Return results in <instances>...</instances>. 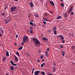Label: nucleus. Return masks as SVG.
I'll return each mask as SVG.
<instances>
[{"label": "nucleus", "mask_w": 75, "mask_h": 75, "mask_svg": "<svg viewBox=\"0 0 75 75\" xmlns=\"http://www.w3.org/2000/svg\"><path fill=\"white\" fill-rule=\"evenodd\" d=\"M32 40L35 44H36V45H37V44H40V41L38 40L37 39L33 38Z\"/></svg>", "instance_id": "obj_1"}, {"label": "nucleus", "mask_w": 75, "mask_h": 75, "mask_svg": "<svg viewBox=\"0 0 75 75\" xmlns=\"http://www.w3.org/2000/svg\"><path fill=\"white\" fill-rule=\"evenodd\" d=\"M28 41V37L27 36H24L23 38V42H27Z\"/></svg>", "instance_id": "obj_2"}, {"label": "nucleus", "mask_w": 75, "mask_h": 75, "mask_svg": "<svg viewBox=\"0 0 75 75\" xmlns=\"http://www.w3.org/2000/svg\"><path fill=\"white\" fill-rule=\"evenodd\" d=\"M16 6H13V7H12L11 8V12H13L14 11H15L16 9Z\"/></svg>", "instance_id": "obj_3"}, {"label": "nucleus", "mask_w": 75, "mask_h": 75, "mask_svg": "<svg viewBox=\"0 0 75 75\" xmlns=\"http://www.w3.org/2000/svg\"><path fill=\"white\" fill-rule=\"evenodd\" d=\"M41 71H36L34 73V74L35 75H38L39 73H40Z\"/></svg>", "instance_id": "obj_4"}, {"label": "nucleus", "mask_w": 75, "mask_h": 75, "mask_svg": "<svg viewBox=\"0 0 75 75\" xmlns=\"http://www.w3.org/2000/svg\"><path fill=\"white\" fill-rule=\"evenodd\" d=\"M58 37H59L60 38V39L62 40H63L64 39V38L62 36V35H58Z\"/></svg>", "instance_id": "obj_5"}, {"label": "nucleus", "mask_w": 75, "mask_h": 75, "mask_svg": "<svg viewBox=\"0 0 75 75\" xmlns=\"http://www.w3.org/2000/svg\"><path fill=\"white\" fill-rule=\"evenodd\" d=\"M43 20H44V21H49V20H48V19H47V18H45V17H43Z\"/></svg>", "instance_id": "obj_6"}, {"label": "nucleus", "mask_w": 75, "mask_h": 75, "mask_svg": "<svg viewBox=\"0 0 75 75\" xmlns=\"http://www.w3.org/2000/svg\"><path fill=\"white\" fill-rule=\"evenodd\" d=\"M14 57H15V61H16V62L18 61V57L16 56L15 55L14 56Z\"/></svg>", "instance_id": "obj_7"}, {"label": "nucleus", "mask_w": 75, "mask_h": 75, "mask_svg": "<svg viewBox=\"0 0 75 75\" xmlns=\"http://www.w3.org/2000/svg\"><path fill=\"white\" fill-rule=\"evenodd\" d=\"M50 3L52 4V5L53 6H54L55 4H54V2L52 1H50Z\"/></svg>", "instance_id": "obj_8"}, {"label": "nucleus", "mask_w": 75, "mask_h": 75, "mask_svg": "<svg viewBox=\"0 0 75 75\" xmlns=\"http://www.w3.org/2000/svg\"><path fill=\"white\" fill-rule=\"evenodd\" d=\"M0 31H1V33H4V32H3V28L2 27H1L0 28Z\"/></svg>", "instance_id": "obj_9"}, {"label": "nucleus", "mask_w": 75, "mask_h": 75, "mask_svg": "<svg viewBox=\"0 0 75 75\" xmlns=\"http://www.w3.org/2000/svg\"><path fill=\"white\" fill-rule=\"evenodd\" d=\"M62 54L63 57H64V55H65V52L64 51H62Z\"/></svg>", "instance_id": "obj_10"}, {"label": "nucleus", "mask_w": 75, "mask_h": 75, "mask_svg": "<svg viewBox=\"0 0 75 75\" xmlns=\"http://www.w3.org/2000/svg\"><path fill=\"white\" fill-rule=\"evenodd\" d=\"M6 56H8V57L9 56V54L8 53V51H7V50H6Z\"/></svg>", "instance_id": "obj_11"}, {"label": "nucleus", "mask_w": 75, "mask_h": 75, "mask_svg": "<svg viewBox=\"0 0 75 75\" xmlns=\"http://www.w3.org/2000/svg\"><path fill=\"white\" fill-rule=\"evenodd\" d=\"M10 68V69H11V70H14V68L13 66H11Z\"/></svg>", "instance_id": "obj_12"}, {"label": "nucleus", "mask_w": 75, "mask_h": 75, "mask_svg": "<svg viewBox=\"0 0 75 75\" xmlns=\"http://www.w3.org/2000/svg\"><path fill=\"white\" fill-rule=\"evenodd\" d=\"M42 40L44 41H47V39L46 38H42Z\"/></svg>", "instance_id": "obj_13"}, {"label": "nucleus", "mask_w": 75, "mask_h": 75, "mask_svg": "<svg viewBox=\"0 0 75 75\" xmlns=\"http://www.w3.org/2000/svg\"><path fill=\"white\" fill-rule=\"evenodd\" d=\"M8 23V20H6L5 21V23L6 24H7V23Z\"/></svg>", "instance_id": "obj_14"}, {"label": "nucleus", "mask_w": 75, "mask_h": 75, "mask_svg": "<svg viewBox=\"0 0 75 75\" xmlns=\"http://www.w3.org/2000/svg\"><path fill=\"white\" fill-rule=\"evenodd\" d=\"M30 6L31 7H34V5H33V2H31L30 4Z\"/></svg>", "instance_id": "obj_15"}, {"label": "nucleus", "mask_w": 75, "mask_h": 75, "mask_svg": "<svg viewBox=\"0 0 75 75\" xmlns=\"http://www.w3.org/2000/svg\"><path fill=\"white\" fill-rule=\"evenodd\" d=\"M56 29H57V27H54L52 29V30H53V31H54L56 30H56Z\"/></svg>", "instance_id": "obj_16"}, {"label": "nucleus", "mask_w": 75, "mask_h": 75, "mask_svg": "<svg viewBox=\"0 0 75 75\" xmlns=\"http://www.w3.org/2000/svg\"><path fill=\"white\" fill-rule=\"evenodd\" d=\"M61 18V16H59L57 18V20H59V19H60V18Z\"/></svg>", "instance_id": "obj_17"}, {"label": "nucleus", "mask_w": 75, "mask_h": 75, "mask_svg": "<svg viewBox=\"0 0 75 75\" xmlns=\"http://www.w3.org/2000/svg\"><path fill=\"white\" fill-rule=\"evenodd\" d=\"M72 10H73V7L71 6L69 9V10L72 11Z\"/></svg>", "instance_id": "obj_18"}, {"label": "nucleus", "mask_w": 75, "mask_h": 75, "mask_svg": "<svg viewBox=\"0 0 75 75\" xmlns=\"http://www.w3.org/2000/svg\"><path fill=\"white\" fill-rule=\"evenodd\" d=\"M54 34H55L56 35V34H57V30H54Z\"/></svg>", "instance_id": "obj_19"}, {"label": "nucleus", "mask_w": 75, "mask_h": 75, "mask_svg": "<svg viewBox=\"0 0 75 75\" xmlns=\"http://www.w3.org/2000/svg\"><path fill=\"white\" fill-rule=\"evenodd\" d=\"M30 25H32V26L34 25V24L31 21L30 22Z\"/></svg>", "instance_id": "obj_20"}, {"label": "nucleus", "mask_w": 75, "mask_h": 75, "mask_svg": "<svg viewBox=\"0 0 75 75\" xmlns=\"http://www.w3.org/2000/svg\"><path fill=\"white\" fill-rule=\"evenodd\" d=\"M6 60V57H4L3 58L2 61H5V60Z\"/></svg>", "instance_id": "obj_21"}, {"label": "nucleus", "mask_w": 75, "mask_h": 75, "mask_svg": "<svg viewBox=\"0 0 75 75\" xmlns=\"http://www.w3.org/2000/svg\"><path fill=\"white\" fill-rule=\"evenodd\" d=\"M16 54L18 55L19 57H20V54H19V53H18V52H16Z\"/></svg>", "instance_id": "obj_22"}, {"label": "nucleus", "mask_w": 75, "mask_h": 75, "mask_svg": "<svg viewBox=\"0 0 75 75\" xmlns=\"http://www.w3.org/2000/svg\"><path fill=\"white\" fill-rule=\"evenodd\" d=\"M23 49V47H21L20 48H18L19 50H21Z\"/></svg>", "instance_id": "obj_23"}, {"label": "nucleus", "mask_w": 75, "mask_h": 75, "mask_svg": "<svg viewBox=\"0 0 75 75\" xmlns=\"http://www.w3.org/2000/svg\"><path fill=\"white\" fill-rule=\"evenodd\" d=\"M41 73L43 75H45V72H44L43 71H42Z\"/></svg>", "instance_id": "obj_24"}, {"label": "nucleus", "mask_w": 75, "mask_h": 75, "mask_svg": "<svg viewBox=\"0 0 75 75\" xmlns=\"http://www.w3.org/2000/svg\"><path fill=\"white\" fill-rule=\"evenodd\" d=\"M64 17H66L67 16V13H65L64 15Z\"/></svg>", "instance_id": "obj_25"}, {"label": "nucleus", "mask_w": 75, "mask_h": 75, "mask_svg": "<svg viewBox=\"0 0 75 75\" xmlns=\"http://www.w3.org/2000/svg\"><path fill=\"white\" fill-rule=\"evenodd\" d=\"M34 15L35 16V17H38V15L37 14H34Z\"/></svg>", "instance_id": "obj_26"}, {"label": "nucleus", "mask_w": 75, "mask_h": 75, "mask_svg": "<svg viewBox=\"0 0 75 75\" xmlns=\"http://www.w3.org/2000/svg\"><path fill=\"white\" fill-rule=\"evenodd\" d=\"M61 6L62 7H64V3H62L61 5Z\"/></svg>", "instance_id": "obj_27"}, {"label": "nucleus", "mask_w": 75, "mask_h": 75, "mask_svg": "<svg viewBox=\"0 0 75 75\" xmlns=\"http://www.w3.org/2000/svg\"><path fill=\"white\" fill-rule=\"evenodd\" d=\"M11 63L12 65L13 64H14V62L12 60L11 61Z\"/></svg>", "instance_id": "obj_28"}, {"label": "nucleus", "mask_w": 75, "mask_h": 75, "mask_svg": "<svg viewBox=\"0 0 75 75\" xmlns=\"http://www.w3.org/2000/svg\"><path fill=\"white\" fill-rule=\"evenodd\" d=\"M30 33L31 34H32V33H33V30H30Z\"/></svg>", "instance_id": "obj_29"}, {"label": "nucleus", "mask_w": 75, "mask_h": 75, "mask_svg": "<svg viewBox=\"0 0 75 75\" xmlns=\"http://www.w3.org/2000/svg\"><path fill=\"white\" fill-rule=\"evenodd\" d=\"M53 70L54 71H55V67H53Z\"/></svg>", "instance_id": "obj_30"}, {"label": "nucleus", "mask_w": 75, "mask_h": 75, "mask_svg": "<svg viewBox=\"0 0 75 75\" xmlns=\"http://www.w3.org/2000/svg\"><path fill=\"white\" fill-rule=\"evenodd\" d=\"M75 47L74 46H72L71 47V48L73 50H74V48H75Z\"/></svg>", "instance_id": "obj_31"}, {"label": "nucleus", "mask_w": 75, "mask_h": 75, "mask_svg": "<svg viewBox=\"0 0 75 75\" xmlns=\"http://www.w3.org/2000/svg\"><path fill=\"white\" fill-rule=\"evenodd\" d=\"M43 23L45 25H46V24H47V23L45 21H43Z\"/></svg>", "instance_id": "obj_32"}, {"label": "nucleus", "mask_w": 75, "mask_h": 75, "mask_svg": "<svg viewBox=\"0 0 75 75\" xmlns=\"http://www.w3.org/2000/svg\"><path fill=\"white\" fill-rule=\"evenodd\" d=\"M74 13L73 12H72L70 14L71 15H72V16H73L74 15Z\"/></svg>", "instance_id": "obj_33"}, {"label": "nucleus", "mask_w": 75, "mask_h": 75, "mask_svg": "<svg viewBox=\"0 0 75 75\" xmlns=\"http://www.w3.org/2000/svg\"><path fill=\"white\" fill-rule=\"evenodd\" d=\"M12 65H13V66H17V64H15L13 63Z\"/></svg>", "instance_id": "obj_34"}, {"label": "nucleus", "mask_w": 75, "mask_h": 75, "mask_svg": "<svg viewBox=\"0 0 75 75\" xmlns=\"http://www.w3.org/2000/svg\"><path fill=\"white\" fill-rule=\"evenodd\" d=\"M71 11H70V10H69V11H68V13L69 14V13H71Z\"/></svg>", "instance_id": "obj_35"}, {"label": "nucleus", "mask_w": 75, "mask_h": 75, "mask_svg": "<svg viewBox=\"0 0 75 75\" xmlns=\"http://www.w3.org/2000/svg\"><path fill=\"white\" fill-rule=\"evenodd\" d=\"M62 43H65V40H62Z\"/></svg>", "instance_id": "obj_36"}, {"label": "nucleus", "mask_w": 75, "mask_h": 75, "mask_svg": "<svg viewBox=\"0 0 75 75\" xmlns=\"http://www.w3.org/2000/svg\"><path fill=\"white\" fill-rule=\"evenodd\" d=\"M45 55L46 56V57H48V53L47 54H45Z\"/></svg>", "instance_id": "obj_37"}, {"label": "nucleus", "mask_w": 75, "mask_h": 75, "mask_svg": "<svg viewBox=\"0 0 75 75\" xmlns=\"http://www.w3.org/2000/svg\"><path fill=\"white\" fill-rule=\"evenodd\" d=\"M24 43L22 42V43H21V45H24Z\"/></svg>", "instance_id": "obj_38"}, {"label": "nucleus", "mask_w": 75, "mask_h": 75, "mask_svg": "<svg viewBox=\"0 0 75 75\" xmlns=\"http://www.w3.org/2000/svg\"><path fill=\"white\" fill-rule=\"evenodd\" d=\"M45 16H48V14L47 13H46L45 14Z\"/></svg>", "instance_id": "obj_39"}, {"label": "nucleus", "mask_w": 75, "mask_h": 75, "mask_svg": "<svg viewBox=\"0 0 75 75\" xmlns=\"http://www.w3.org/2000/svg\"><path fill=\"white\" fill-rule=\"evenodd\" d=\"M43 66H43V64H41V67H42V68H43Z\"/></svg>", "instance_id": "obj_40"}, {"label": "nucleus", "mask_w": 75, "mask_h": 75, "mask_svg": "<svg viewBox=\"0 0 75 75\" xmlns=\"http://www.w3.org/2000/svg\"><path fill=\"white\" fill-rule=\"evenodd\" d=\"M37 61L38 62H40V61L38 59L37 60Z\"/></svg>", "instance_id": "obj_41"}, {"label": "nucleus", "mask_w": 75, "mask_h": 75, "mask_svg": "<svg viewBox=\"0 0 75 75\" xmlns=\"http://www.w3.org/2000/svg\"><path fill=\"white\" fill-rule=\"evenodd\" d=\"M49 50H50V49L49 48H47V51H49Z\"/></svg>", "instance_id": "obj_42"}, {"label": "nucleus", "mask_w": 75, "mask_h": 75, "mask_svg": "<svg viewBox=\"0 0 75 75\" xmlns=\"http://www.w3.org/2000/svg\"><path fill=\"white\" fill-rule=\"evenodd\" d=\"M45 63H43L42 64H43V66H44V65H45Z\"/></svg>", "instance_id": "obj_43"}, {"label": "nucleus", "mask_w": 75, "mask_h": 75, "mask_svg": "<svg viewBox=\"0 0 75 75\" xmlns=\"http://www.w3.org/2000/svg\"><path fill=\"white\" fill-rule=\"evenodd\" d=\"M50 13H51V14H52V13H53V12L52 11H49Z\"/></svg>", "instance_id": "obj_44"}, {"label": "nucleus", "mask_w": 75, "mask_h": 75, "mask_svg": "<svg viewBox=\"0 0 75 75\" xmlns=\"http://www.w3.org/2000/svg\"><path fill=\"white\" fill-rule=\"evenodd\" d=\"M45 54H48V52L47 51V52H45Z\"/></svg>", "instance_id": "obj_45"}, {"label": "nucleus", "mask_w": 75, "mask_h": 75, "mask_svg": "<svg viewBox=\"0 0 75 75\" xmlns=\"http://www.w3.org/2000/svg\"><path fill=\"white\" fill-rule=\"evenodd\" d=\"M16 38H17V37H18V35H16Z\"/></svg>", "instance_id": "obj_46"}, {"label": "nucleus", "mask_w": 75, "mask_h": 75, "mask_svg": "<svg viewBox=\"0 0 75 75\" xmlns=\"http://www.w3.org/2000/svg\"><path fill=\"white\" fill-rule=\"evenodd\" d=\"M2 16H4V13H2Z\"/></svg>", "instance_id": "obj_47"}, {"label": "nucleus", "mask_w": 75, "mask_h": 75, "mask_svg": "<svg viewBox=\"0 0 75 75\" xmlns=\"http://www.w3.org/2000/svg\"><path fill=\"white\" fill-rule=\"evenodd\" d=\"M30 17V14H29L28 15V17Z\"/></svg>", "instance_id": "obj_48"}, {"label": "nucleus", "mask_w": 75, "mask_h": 75, "mask_svg": "<svg viewBox=\"0 0 75 75\" xmlns=\"http://www.w3.org/2000/svg\"><path fill=\"white\" fill-rule=\"evenodd\" d=\"M33 27H30V29H32L33 28Z\"/></svg>", "instance_id": "obj_49"}, {"label": "nucleus", "mask_w": 75, "mask_h": 75, "mask_svg": "<svg viewBox=\"0 0 75 75\" xmlns=\"http://www.w3.org/2000/svg\"><path fill=\"white\" fill-rule=\"evenodd\" d=\"M61 48H63V46H62V45H61Z\"/></svg>", "instance_id": "obj_50"}, {"label": "nucleus", "mask_w": 75, "mask_h": 75, "mask_svg": "<svg viewBox=\"0 0 75 75\" xmlns=\"http://www.w3.org/2000/svg\"><path fill=\"white\" fill-rule=\"evenodd\" d=\"M54 66H55L56 65V64H55V63H54Z\"/></svg>", "instance_id": "obj_51"}, {"label": "nucleus", "mask_w": 75, "mask_h": 75, "mask_svg": "<svg viewBox=\"0 0 75 75\" xmlns=\"http://www.w3.org/2000/svg\"><path fill=\"white\" fill-rule=\"evenodd\" d=\"M34 70H35V69H34V68H33V70H32V71H34Z\"/></svg>", "instance_id": "obj_52"}, {"label": "nucleus", "mask_w": 75, "mask_h": 75, "mask_svg": "<svg viewBox=\"0 0 75 75\" xmlns=\"http://www.w3.org/2000/svg\"><path fill=\"white\" fill-rule=\"evenodd\" d=\"M1 36H2V34H0V37H1Z\"/></svg>", "instance_id": "obj_53"}, {"label": "nucleus", "mask_w": 75, "mask_h": 75, "mask_svg": "<svg viewBox=\"0 0 75 75\" xmlns=\"http://www.w3.org/2000/svg\"><path fill=\"white\" fill-rule=\"evenodd\" d=\"M33 73H34V71L32 70V73L33 74Z\"/></svg>", "instance_id": "obj_54"}, {"label": "nucleus", "mask_w": 75, "mask_h": 75, "mask_svg": "<svg viewBox=\"0 0 75 75\" xmlns=\"http://www.w3.org/2000/svg\"><path fill=\"white\" fill-rule=\"evenodd\" d=\"M4 9L5 10H6V9H7V8L6 7H5V8H4Z\"/></svg>", "instance_id": "obj_55"}, {"label": "nucleus", "mask_w": 75, "mask_h": 75, "mask_svg": "<svg viewBox=\"0 0 75 75\" xmlns=\"http://www.w3.org/2000/svg\"><path fill=\"white\" fill-rule=\"evenodd\" d=\"M38 53L39 54H41V52H38Z\"/></svg>", "instance_id": "obj_56"}, {"label": "nucleus", "mask_w": 75, "mask_h": 75, "mask_svg": "<svg viewBox=\"0 0 75 75\" xmlns=\"http://www.w3.org/2000/svg\"><path fill=\"white\" fill-rule=\"evenodd\" d=\"M14 0V1H18V0Z\"/></svg>", "instance_id": "obj_57"}, {"label": "nucleus", "mask_w": 75, "mask_h": 75, "mask_svg": "<svg viewBox=\"0 0 75 75\" xmlns=\"http://www.w3.org/2000/svg\"><path fill=\"white\" fill-rule=\"evenodd\" d=\"M42 57H43L42 56L41 57V58H42Z\"/></svg>", "instance_id": "obj_58"}, {"label": "nucleus", "mask_w": 75, "mask_h": 75, "mask_svg": "<svg viewBox=\"0 0 75 75\" xmlns=\"http://www.w3.org/2000/svg\"><path fill=\"white\" fill-rule=\"evenodd\" d=\"M31 22H34V21H33V20H31Z\"/></svg>", "instance_id": "obj_59"}, {"label": "nucleus", "mask_w": 75, "mask_h": 75, "mask_svg": "<svg viewBox=\"0 0 75 75\" xmlns=\"http://www.w3.org/2000/svg\"><path fill=\"white\" fill-rule=\"evenodd\" d=\"M6 75H9V74H8L7 73V74Z\"/></svg>", "instance_id": "obj_60"}, {"label": "nucleus", "mask_w": 75, "mask_h": 75, "mask_svg": "<svg viewBox=\"0 0 75 75\" xmlns=\"http://www.w3.org/2000/svg\"><path fill=\"white\" fill-rule=\"evenodd\" d=\"M49 75H52V74H50Z\"/></svg>", "instance_id": "obj_61"}, {"label": "nucleus", "mask_w": 75, "mask_h": 75, "mask_svg": "<svg viewBox=\"0 0 75 75\" xmlns=\"http://www.w3.org/2000/svg\"><path fill=\"white\" fill-rule=\"evenodd\" d=\"M44 61V59H42V61Z\"/></svg>", "instance_id": "obj_62"}, {"label": "nucleus", "mask_w": 75, "mask_h": 75, "mask_svg": "<svg viewBox=\"0 0 75 75\" xmlns=\"http://www.w3.org/2000/svg\"><path fill=\"white\" fill-rule=\"evenodd\" d=\"M60 1H63V0H60Z\"/></svg>", "instance_id": "obj_63"}, {"label": "nucleus", "mask_w": 75, "mask_h": 75, "mask_svg": "<svg viewBox=\"0 0 75 75\" xmlns=\"http://www.w3.org/2000/svg\"><path fill=\"white\" fill-rule=\"evenodd\" d=\"M39 52H40V50H39Z\"/></svg>", "instance_id": "obj_64"}]
</instances>
